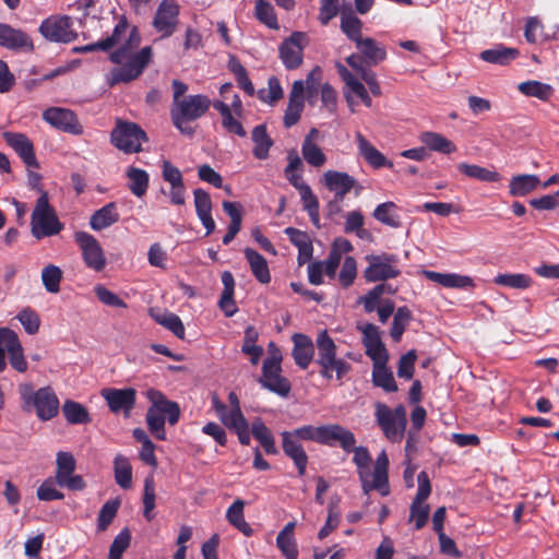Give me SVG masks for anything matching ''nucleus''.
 Here are the masks:
<instances>
[{"label": "nucleus", "instance_id": "1", "mask_svg": "<svg viewBox=\"0 0 559 559\" xmlns=\"http://www.w3.org/2000/svg\"><path fill=\"white\" fill-rule=\"evenodd\" d=\"M354 453L353 462L357 467L359 480L362 490L368 493L371 490H378L382 496L390 493L389 486V457L383 450L376 459L373 473H370L371 455L366 447H356L352 450Z\"/></svg>", "mask_w": 559, "mask_h": 559}, {"label": "nucleus", "instance_id": "2", "mask_svg": "<svg viewBox=\"0 0 559 559\" xmlns=\"http://www.w3.org/2000/svg\"><path fill=\"white\" fill-rule=\"evenodd\" d=\"M147 399L151 406L146 412V424L148 431L155 439L166 440L165 419L170 425H176L180 418V407L178 403L168 400L160 391L150 390Z\"/></svg>", "mask_w": 559, "mask_h": 559}, {"label": "nucleus", "instance_id": "3", "mask_svg": "<svg viewBox=\"0 0 559 559\" xmlns=\"http://www.w3.org/2000/svg\"><path fill=\"white\" fill-rule=\"evenodd\" d=\"M19 393L22 400V409L26 413L35 409L37 417L47 421L58 415L59 400L50 386L34 390L31 383L19 385Z\"/></svg>", "mask_w": 559, "mask_h": 559}, {"label": "nucleus", "instance_id": "4", "mask_svg": "<svg viewBox=\"0 0 559 559\" xmlns=\"http://www.w3.org/2000/svg\"><path fill=\"white\" fill-rule=\"evenodd\" d=\"M211 100L202 94L188 95L181 98L170 108V117L174 126L182 133L189 136L194 134V129L189 124L198 120L210 109Z\"/></svg>", "mask_w": 559, "mask_h": 559}, {"label": "nucleus", "instance_id": "5", "mask_svg": "<svg viewBox=\"0 0 559 559\" xmlns=\"http://www.w3.org/2000/svg\"><path fill=\"white\" fill-rule=\"evenodd\" d=\"M64 225L58 218L56 210L50 205L47 192H43L36 200L31 215V234L40 240L52 237L63 229Z\"/></svg>", "mask_w": 559, "mask_h": 559}, {"label": "nucleus", "instance_id": "6", "mask_svg": "<svg viewBox=\"0 0 559 559\" xmlns=\"http://www.w3.org/2000/svg\"><path fill=\"white\" fill-rule=\"evenodd\" d=\"M316 342L318 348L316 364L321 367L320 374L330 380L332 371H335L337 380H341L350 370V365L336 357V345L326 330L318 334Z\"/></svg>", "mask_w": 559, "mask_h": 559}, {"label": "nucleus", "instance_id": "7", "mask_svg": "<svg viewBox=\"0 0 559 559\" xmlns=\"http://www.w3.org/2000/svg\"><path fill=\"white\" fill-rule=\"evenodd\" d=\"M146 132L135 122L117 120L116 127L110 133L111 144L126 154L142 151V143L147 142Z\"/></svg>", "mask_w": 559, "mask_h": 559}, {"label": "nucleus", "instance_id": "8", "mask_svg": "<svg viewBox=\"0 0 559 559\" xmlns=\"http://www.w3.org/2000/svg\"><path fill=\"white\" fill-rule=\"evenodd\" d=\"M365 260L368 265L362 276L367 283L385 282L401 275L400 259L396 254H368Z\"/></svg>", "mask_w": 559, "mask_h": 559}, {"label": "nucleus", "instance_id": "9", "mask_svg": "<svg viewBox=\"0 0 559 559\" xmlns=\"http://www.w3.org/2000/svg\"><path fill=\"white\" fill-rule=\"evenodd\" d=\"M376 419L384 436L395 441L402 438L406 425V411L403 405L396 406L393 411L383 403L376 404Z\"/></svg>", "mask_w": 559, "mask_h": 559}, {"label": "nucleus", "instance_id": "10", "mask_svg": "<svg viewBox=\"0 0 559 559\" xmlns=\"http://www.w3.org/2000/svg\"><path fill=\"white\" fill-rule=\"evenodd\" d=\"M74 241L79 246L85 265L95 271L102 272L107 264V259L99 241L86 231H76Z\"/></svg>", "mask_w": 559, "mask_h": 559}, {"label": "nucleus", "instance_id": "11", "mask_svg": "<svg viewBox=\"0 0 559 559\" xmlns=\"http://www.w3.org/2000/svg\"><path fill=\"white\" fill-rule=\"evenodd\" d=\"M40 34L55 43H71L76 39L78 33L73 28L72 19L68 15L50 16L39 26Z\"/></svg>", "mask_w": 559, "mask_h": 559}, {"label": "nucleus", "instance_id": "12", "mask_svg": "<svg viewBox=\"0 0 559 559\" xmlns=\"http://www.w3.org/2000/svg\"><path fill=\"white\" fill-rule=\"evenodd\" d=\"M180 7L176 0H162L152 21L162 38L170 37L179 24Z\"/></svg>", "mask_w": 559, "mask_h": 559}, {"label": "nucleus", "instance_id": "13", "mask_svg": "<svg viewBox=\"0 0 559 559\" xmlns=\"http://www.w3.org/2000/svg\"><path fill=\"white\" fill-rule=\"evenodd\" d=\"M43 119L57 130L73 135H81L84 128L76 114L68 108L49 107L43 112Z\"/></svg>", "mask_w": 559, "mask_h": 559}, {"label": "nucleus", "instance_id": "14", "mask_svg": "<svg viewBox=\"0 0 559 559\" xmlns=\"http://www.w3.org/2000/svg\"><path fill=\"white\" fill-rule=\"evenodd\" d=\"M309 44V37L305 32H293L282 41V63L287 70H295L302 64L304 49Z\"/></svg>", "mask_w": 559, "mask_h": 559}, {"label": "nucleus", "instance_id": "15", "mask_svg": "<svg viewBox=\"0 0 559 559\" xmlns=\"http://www.w3.org/2000/svg\"><path fill=\"white\" fill-rule=\"evenodd\" d=\"M324 186L335 193L334 201L330 202L329 210L331 213L340 211V203L344 200L345 195L356 186L354 177L347 173L337 170H328L323 175Z\"/></svg>", "mask_w": 559, "mask_h": 559}, {"label": "nucleus", "instance_id": "16", "mask_svg": "<svg viewBox=\"0 0 559 559\" xmlns=\"http://www.w3.org/2000/svg\"><path fill=\"white\" fill-rule=\"evenodd\" d=\"M152 57V48L144 47L139 52L130 57L122 67L112 70L111 85L120 82H130L136 79L147 66Z\"/></svg>", "mask_w": 559, "mask_h": 559}, {"label": "nucleus", "instance_id": "17", "mask_svg": "<svg viewBox=\"0 0 559 559\" xmlns=\"http://www.w3.org/2000/svg\"><path fill=\"white\" fill-rule=\"evenodd\" d=\"M358 329L362 333L365 353L372 360V366L388 364L389 353L381 341L379 328L373 323H366Z\"/></svg>", "mask_w": 559, "mask_h": 559}, {"label": "nucleus", "instance_id": "18", "mask_svg": "<svg viewBox=\"0 0 559 559\" xmlns=\"http://www.w3.org/2000/svg\"><path fill=\"white\" fill-rule=\"evenodd\" d=\"M356 442L357 441L354 432L340 424H329L321 426L320 444L329 447L338 445L346 453H352Z\"/></svg>", "mask_w": 559, "mask_h": 559}, {"label": "nucleus", "instance_id": "19", "mask_svg": "<svg viewBox=\"0 0 559 559\" xmlns=\"http://www.w3.org/2000/svg\"><path fill=\"white\" fill-rule=\"evenodd\" d=\"M100 395L106 401L110 412L115 414L122 412L127 416L133 409L136 401V391L133 388H106L100 391Z\"/></svg>", "mask_w": 559, "mask_h": 559}, {"label": "nucleus", "instance_id": "20", "mask_svg": "<svg viewBox=\"0 0 559 559\" xmlns=\"http://www.w3.org/2000/svg\"><path fill=\"white\" fill-rule=\"evenodd\" d=\"M267 350L270 357L263 361L262 376L259 378V382L263 388L280 394V356L277 355L276 343L270 342Z\"/></svg>", "mask_w": 559, "mask_h": 559}, {"label": "nucleus", "instance_id": "21", "mask_svg": "<svg viewBox=\"0 0 559 559\" xmlns=\"http://www.w3.org/2000/svg\"><path fill=\"white\" fill-rule=\"evenodd\" d=\"M0 46L14 51L34 49L33 40L25 32L5 23H0Z\"/></svg>", "mask_w": 559, "mask_h": 559}, {"label": "nucleus", "instance_id": "22", "mask_svg": "<svg viewBox=\"0 0 559 559\" xmlns=\"http://www.w3.org/2000/svg\"><path fill=\"white\" fill-rule=\"evenodd\" d=\"M4 140L11 146L27 167L38 168L34 145L32 141L23 133L5 132Z\"/></svg>", "mask_w": 559, "mask_h": 559}, {"label": "nucleus", "instance_id": "23", "mask_svg": "<svg viewBox=\"0 0 559 559\" xmlns=\"http://www.w3.org/2000/svg\"><path fill=\"white\" fill-rule=\"evenodd\" d=\"M195 213L209 236L215 230V222L212 216V200L205 190L198 188L193 191Z\"/></svg>", "mask_w": 559, "mask_h": 559}, {"label": "nucleus", "instance_id": "24", "mask_svg": "<svg viewBox=\"0 0 559 559\" xmlns=\"http://www.w3.org/2000/svg\"><path fill=\"white\" fill-rule=\"evenodd\" d=\"M355 45L368 67L378 66L386 59L385 47L371 37L362 38Z\"/></svg>", "mask_w": 559, "mask_h": 559}, {"label": "nucleus", "instance_id": "25", "mask_svg": "<svg viewBox=\"0 0 559 559\" xmlns=\"http://www.w3.org/2000/svg\"><path fill=\"white\" fill-rule=\"evenodd\" d=\"M356 141L359 154L370 166H372L376 169L382 167H393V163L388 160L386 157L376 146H373L361 133L358 132L356 134Z\"/></svg>", "mask_w": 559, "mask_h": 559}, {"label": "nucleus", "instance_id": "26", "mask_svg": "<svg viewBox=\"0 0 559 559\" xmlns=\"http://www.w3.org/2000/svg\"><path fill=\"white\" fill-rule=\"evenodd\" d=\"M294 348L293 357L300 369H307L313 359L314 348L311 338L305 334H295L293 336Z\"/></svg>", "mask_w": 559, "mask_h": 559}, {"label": "nucleus", "instance_id": "27", "mask_svg": "<svg viewBox=\"0 0 559 559\" xmlns=\"http://www.w3.org/2000/svg\"><path fill=\"white\" fill-rule=\"evenodd\" d=\"M292 243L298 248L297 261L299 265L309 262L312 258L313 247L309 235L306 231L288 227L285 230Z\"/></svg>", "mask_w": 559, "mask_h": 559}, {"label": "nucleus", "instance_id": "28", "mask_svg": "<svg viewBox=\"0 0 559 559\" xmlns=\"http://www.w3.org/2000/svg\"><path fill=\"white\" fill-rule=\"evenodd\" d=\"M341 31L345 36L353 43H357L362 39V21L355 14L352 8H343L341 10Z\"/></svg>", "mask_w": 559, "mask_h": 559}, {"label": "nucleus", "instance_id": "29", "mask_svg": "<svg viewBox=\"0 0 559 559\" xmlns=\"http://www.w3.org/2000/svg\"><path fill=\"white\" fill-rule=\"evenodd\" d=\"M243 254L253 276L262 284L270 283L271 274L265 258L250 247L243 249Z\"/></svg>", "mask_w": 559, "mask_h": 559}, {"label": "nucleus", "instance_id": "30", "mask_svg": "<svg viewBox=\"0 0 559 559\" xmlns=\"http://www.w3.org/2000/svg\"><path fill=\"white\" fill-rule=\"evenodd\" d=\"M336 68L340 76L350 92L355 94L366 107L370 108L372 106V99L360 80L356 78L345 66L338 63Z\"/></svg>", "mask_w": 559, "mask_h": 559}, {"label": "nucleus", "instance_id": "31", "mask_svg": "<svg viewBox=\"0 0 559 559\" xmlns=\"http://www.w3.org/2000/svg\"><path fill=\"white\" fill-rule=\"evenodd\" d=\"M119 221V213L115 202H109L95 211L90 219V226L96 231L110 227Z\"/></svg>", "mask_w": 559, "mask_h": 559}, {"label": "nucleus", "instance_id": "32", "mask_svg": "<svg viewBox=\"0 0 559 559\" xmlns=\"http://www.w3.org/2000/svg\"><path fill=\"white\" fill-rule=\"evenodd\" d=\"M222 283L224 289L222 292L218 306L226 317H231L237 312V307L234 300L235 280L229 271L222 273Z\"/></svg>", "mask_w": 559, "mask_h": 559}, {"label": "nucleus", "instance_id": "33", "mask_svg": "<svg viewBox=\"0 0 559 559\" xmlns=\"http://www.w3.org/2000/svg\"><path fill=\"white\" fill-rule=\"evenodd\" d=\"M282 448L285 454L293 460L298 475L304 476L308 464V455L301 443L293 441L286 437H282Z\"/></svg>", "mask_w": 559, "mask_h": 559}, {"label": "nucleus", "instance_id": "34", "mask_svg": "<svg viewBox=\"0 0 559 559\" xmlns=\"http://www.w3.org/2000/svg\"><path fill=\"white\" fill-rule=\"evenodd\" d=\"M128 188L138 198L146 194L150 183V175L146 170L130 166L126 171Z\"/></svg>", "mask_w": 559, "mask_h": 559}, {"label": "nucleus", "instance_id": "35", "mask_svg": "<svg viewBox=\"0 0 559 559\" xmlns=\"http://www.w3.org/2000/svg\"><path fill=\"white\" fill-rule=\"evenodd\" d=\"M419 140L427 148L442 154L456 152V145L438 132L426 131L420 133Z\"/></svg>", "mask_w": 559, "mask_h": 559}, {"label": "nucleus", "instance_id": "36", "mask_svg": "<svg viewBox=\"0 0 559 559\" xmlns=\"http://www.w3.org/2000/svg\"><path fill=\"white\" fill-rule=\"evenodd\" d=\"M520 52L516 48L504 47L497 45L491 49H486L480 52V59L500 66H506L519 57Z\"/></svg>", "mask_w": 559, "mask_h": 559}, {"label": "nucleus", "instance_id": "37", "mask_svg": "<svg viewBox=\"0 0 559 559\" xmlns=\"http://www.w3.org/2000/svg\"><path fill=\"white\" fill-rule=\"evenodd\" d=\"M318 134L317 129H311L302 143V156L308 164L313 167H321L326 162V157L322 150L313 142L312 138Z\"/></svg>", "mask_w": 559, "mask_h": 559}, {"label": "nucleus", "instance_id": "38", "mask_svg": "<svg viewBox=\"0 0 559 559\" xmlns=\"http://www.w3.org/2000/svg\"><path fill=\"white\" fill-rule=\"evenodd\" d=\"M539 185V178L536 175H516L511 178L509 192L512 197H525L534 191Z\"/></svg>", "mask_w": 559, "mask_h": 559}, {"label": "nucleus", "instance_id": "39", "mask_svg": "<svg viewBox=\"0 0 559 559\" xmlns=\"http://www.w3.org/2000/svg\"><path fill=\"white\" fill-rule=\"evenodd\" d=\"M251 139L254 143L253 155L258 159H266L269 157V151L273 146L274 142L266 132L265 124H259L254 127L251 133Z\"/></svg>", "mask_w": 559, "mask_h": 559}, {"label": "nucleus", "instance_id": "40", "mask_svg": "<svg viewBox=\"0 0 559 559\" xmlns=\"http://www.w3.org/2000/svg\"><path fill=\"white\" fill-rule=\"evenodd\" d=\"M243 508V500H235L234 503L227 509L226 519L233 526L237 527L243 535L251 536L253 534V530L245 520Z\"/></svg>", "mask_w": 559, "mask_h": 559}, {"label": "nucleus", "instance_id": "41", "mask_svg": "<svg viewBox=\"0 0 559 559\" xmlns=\"http://www.w3.org/2000/svg\"><path fill=\"white\" fill-rule=\"evenodd\" d=\"M372 383L374 386L381 388L388 393L399 390L393 373L388 368V364L372 366Z\"/></svg>", "mask_w": 559, "mask_h": 559}, {"label": "nucleus", "instance_id": "42", "mask_svg": "<svg viewBox=\"0 0 559 559\" xmlns=\"http://www.w3.org/2000/svg\"><path fill=\"white\" fill-rule=\"evenodd\" d=\"M227 68L235 75L238 86L247 95L253 96L255 93L254 86L248 76L246 68L236 56H229Z\"/></svg>", "mask_w": 559, "mask_h": 559}, {"label": "nucleus", "instance_id": "43", "mask_svg": "<svg viewBox=\"0 0 559 559\" xmlns=\"http://www.w3.org/2000/svg\"><path fill=\"white\" fill-rule=\"evenodd\" d=\"M457 169L466 177L474 178L484 182H497L501 179L499 173L475 164L460 163L457 165Z\"/></svg>", "mask_w": 559, "mask_h": 559}, {"label": "nucleus", "instance_id": "44", "mask_svg": "<svg viewBox=\"0 0 559 559\" xmlns=\"http://www.w3.org/2000/svg\"><path fill=\"white\" fill-rule=\"evenodd\" d=\"M518 88L525 96L536 97L544 102L549 100L554 94L551 85L535 80L522 82Z\"/></svg>", "mask_w": 559, "mask_h": 559}, {"label": "nucleus", "instance_id": "45", "mask_svg": "<svg viewBox=\"0 0 559 559\" xmlns=\"http://www.w3.org/2000/svg\"><path fill=\"white\" fill-rule=\"evenodd\" d=\"M63 415L69 424H88L91 416L87 409L79 402L67 400L62 406Z\"/></svg>", "mask_w": 559, "mask_h": 559}, {"label": "nucleus", "instance_id": "46", "mask_svg": "<svg viewBox=\"0 0 559 559\" xmlns=\"http://www.w3.org/2000/svg\"><path fill=\"white\" fill-rule=\"evenodd\" d=\"M396 204L394 202H384L379 204L373 211V217L392 228L401 227L402 223L400 216L396 214Z\"/></svg>", "mask_w": 559, "mask_h": 559}, {"label": "nucleus", "instance_id": "47", "mask_svg": "<svg viewBox=\"0 0 559 559\" xmlns=\"http://www.w3.org/2000/svg\"><path fill=\"white\" fill-rule=\"evenodd\" d=\"M114 472L116 483L123 489H129L132 484V467L129 460L118 454L114 460Z\"/></svg>", "mask_w": 559, "mask_h": 559}, {"label": "nucleus", "instance_id": "48", "mask_svg": "<svg viewBox=\"0 0 559 559\" xmlns=\"http://www.w3.org/2000/svg\"><path fill=\"white\" fill-rule=\"evenodd\" d=\"M412 319V311L406 307H400L394 313L390 335L394 342H400Z\"/></svg>", "mask_w": 559, "mask_h": 559}, {"label": "nucleus", "instance_id": "49", "mask_svg": "<svg viewBox=\"0 0 559 559\" xmlns=\"http://www.w3.org/2000/svg\"><path fill=\"white\" fill-rule=\"evenodd\" d=\"M321 436V426L314 427L311 425H306L299 428H296L292 431L282 432V437H286L293 441L300 443L301 440L305 441H314L320 443Z\"/></svg>", "mask_w": 559, "mask_h": 559}, {"label": "nucleus", "instance_id": "50", "mask_svg": "<svg viewBox=\"0 0 559 559\" xmlns=\"http://www.w3.org/2000/svg\"><path fill=\"white\" fill-rule=\"evenodd\" d=\"M61 280L62 271L59 266L48 264L41 270V282L48 293H59Z\"/></svg>", "mask_w": 559, "mask_h": 559}, {"label": "nucleus", "instance_id": "51", "mask_svg": "<svg viewBox=\"0 0 559 559\" xmlns=\"http://www.w3.org/2000/svg\"><path fill=\"white\" fill-rule=\"evenodd\" d=\"M255 17L269 28L277 29V16L274 7L265 0H257L255 2Z\"/></svg>", "mask_w": 559, "mask_h": 559}, {"label": "nucleus", "instance_id": "52", "mask_svg": "<svg viewBox=\"0 0 559 559\" xmlns=\"http://www.w3.org/2000/svg\"><path fill=\"white\" fill-rule=\"evenodd\" d=\"M120 501L118 499L108 500L103 504L97 519L98 532H105L109 527L118 513Z\"/></svg>", "mask_w": 559, "mask_h": 559}, {"label": "nucleus", "instance_id": "53", "mask_svg": "<svg viewBox=\"0 0 559 559\" xmlns=\"http://www.w3.org/2000/svg\"><path fill=\"white\" fill-rule=\"evenodd\" d=\"M252 435L259 440L260 444L263 447L266 453H275V444L272 438L271 431L264 425L261 419H257L252 423Z\"/></svg>", "mask_w": 559, "mask_h": 559}, {"label": "nucleus", "instance_id": "54", "mask_svg": "<svg viewBox=\"0 0 559 559\" xmlns=\"http://www.w3.org/2000/svg\"><path fill=\"white\" fill-rule=\"evenodd\" d=\"M57 471H56V483L61 480L62 478L70 476L75 471V459L70 452L59 451L57 453Z\"/></svg>", "mask_w": 559, "mask_h": 559}, {"label": "nucleus", "instance_id": "55", "mask_svg": "<svg viewBox=\"0 0 559 559\" xmlns=\"http://www.w3.org/2000/svg\"><path fill=\"white\" fill-rule=\"evenodd\" d=\"M493 282L500 286L525 289L531 286L532 278L526 274H499Z\"/></svg>", "mask_w": 559, "mask_h": 559}, {"label": "nucleus", "instance_id": "56", "mask_svg": "<svg viewBox=\"0 0 559 559\" xmlns=\"http://www.w3.org/2000/svg\"><path fill=\"white\" fill-rule=\"evenodd\" d=\"M131 543V533L128 527L121 530V532L114 538L110 547L108 559H121L123 552L129 548Z\"/></svg>", "mask_w": 559, "mask_h": 559}, {"label": "nucleus", "instance_id": "57", "mask_svg": "<svg viewBox=\"0 0 559 559\" xmlns=\"http://www.w3.org/2000/svg\"><path fill=\"white\" fill-rule=\"evenodd\" d=\"M155 483L153 476H147L144 480L143 492V515L147 521L154 518L153 510L155 508Z\"/></svg>", "mask_w": 559, "mask_h": 559}, {"label": "nucleus", "instance_id": "58", "mask_svg": "<svg viewBox=\"0 0 559 559\" xmlns=\"http://www.w3.org/2000/svg\"><path fill=\"white\" fill-rule=\"evenodd\" d=\"M430 508L425 502L413 501L411 504L409 522H414L416 531L421 530L428 522Z\"/></svg>", "mask_w": 559, "mask_h": 559}, {"label": "nucleus", "instance_id": "59", "mask_svg": "<svg viewBox=\"0 0 559 559\" xmlns=\"http://www.w3.org/2000/svg\"><path fill=\"white\" fill-rule=\"evenodd\" d=\"M417 360V353L415 349L408 350L402 355L397 365V377L411 380L415 371V362Z\"/></svg>", "mask_w": 559, "mask_h": 559}, {"label": "nucleus", "instance_id": "60", "mask_svg": "<svg viewBox=\"0 0 559 559\" xmlns=\"http://www.w3.org/2000/svg\"><path fill=\"white\" fill-rule=\"evenodd\" d=\"M16 319L23 325L25 332L29 335H34L38 332L40 326L39 316L31 308H25L19 312Z\"/></svg>", "mask_w": 559, "mask_h": 559}, {"label": "nucleus", "instance_id": "61", "mask_svg": "<svg viewBox=\"0 0 559 559\" xmlns=\"http://www.w3.org/2000/svg\"><path fill=\"white\" fill-rule=\"evenodd\" d=\"M357 276V263L354 257H346L344 259L341 272L338 274V282L342 287L348 288L353 285Z\"/></svg>", "mask_w": 559, "mask_h": 559}, {"label": "nucleus", "instance_id": "62", "mask_svg": "<svg viewBox=\"0 0 559 559\" xmlns=\"http://www.w3.org/2000/svg\"><path fill=\"white\" fill-rule=\"evenodd\" d=\"M341 15L340 0H321L318 20L321 25H328L335 16Z\"/></svg>", "mask_w": 559, "mask_h": 559}, {"label": "nucleus", "instance_id": "63", "mask_svg": "<svg viewBox=\"0 0 559 559\" xmlns=\"http://www.w3.org/2000/svg\"><path fill=\"white\" fill-rule=\"evenodd\" d=\"M8 354L10 357V364L16 371L25 372L27 370V362L25 360L19 336L9 347Z\"/></svg>", "mask_w": 559, "mask_h": 559}, {"label": "nucleus", "instance_id": "64", "mask_svg": "<svg viewBox=\"0 0 559 559\" xmlns=\"http://www.w3.org/2000/svg\"><path fill=\"white\" fill-rule=\"evenodd\" d=\"M94 293L98 300L106 306L127 308V304L118 295L107 289L103 285H96L94 287Z\"/></svg>", "mask_w": 559, "mask_h": 559}]
</instances>
